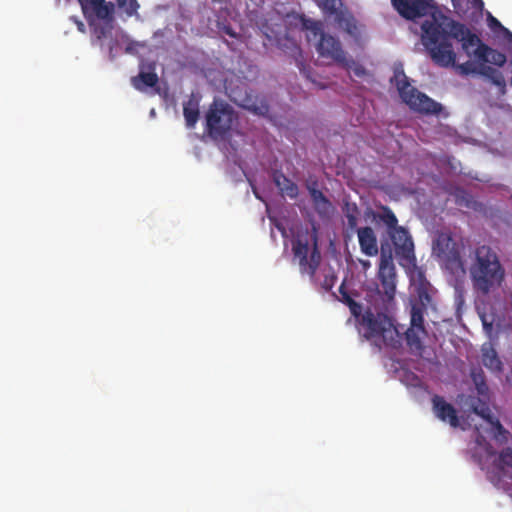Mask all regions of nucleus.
<instances>
[{
	"mask_svg": "<svg viewBox=\"0 0 512 512\" xmlns=\"http://www.w3.org/2000/svg\"><path fill=\"white\" fill-rule=\"evenodd\" d=\"M358 242L361 252L366 256H376L378 254L377 237L374 230L369 227L356 228Z\"/></svg>",
	"mask_w": 512,
	"mask_h": 512,
	"instance_id": "f3484780",
	"label": "nucleus"
},
{
	"mask_svg": "<svg viewBox=\"0 0 512 512\" xmlns=\"http://www.w3.org/2000/svg\"><path fill=\"white\" fill-rule=\"evenodd\" d=\"M317 52L321 57L329 58L342 66L349 65V60L340 41L332 35L322 34L317 44Z\"/></svg>",
	"mask_w": 512,
	"mask_h": 512,
	"instance_id": "6e6552de",
	"label": "nucleus"
},
{
	"mask_svg": "<svg viewBox=\"0 0 512 512\" xmlns=\"http://www.w3.org/2000/svg\"><path fill=\"white\" fill-rule=\"evenodd\" d=\"M342 212L347 220L345 231L348 236L355 233L358 228V219L360 216V210L355 202H352L349 197L343 199Z\"/></svg>",
	"mask_w": 512,
	"mask_h": 512,
	"instance_id": "6ab92c4d",
	"label": "nucleus"
},
{
	"mask_svg": "<svg viewBox=\"0 0 512 512\" xmlns=\"http://www.w3.org/2000/svg\"><path fill=\"white\" fill-rule=\"evenodd\" d=\"M421 331H418L417 328L409 327L405 332V339L407 346L409 347L411 353L415 355H422L424 350V346L420 339Z\"/></svg>",
	"mask_w": 512,
	"mask_h": 512,
	"instance_id": "393cba45",
	"label": "nucleus"
},
{
	"mask_svg": "<svg viewBox=\"0 0 512 512\" xmlns=\"http://www.w3.org/2000/svg\"><path fill=\"white\" fill-rule=\"evenodd\" d=\"M361 328L363 335L367 339L379 337L381 333L385 332V327L390 322L389 318L384 313L375 314L370 309L361 313L359 318H356Z\"/></svg>",
	"mask_w": 512,
	"mask_h": 512,
	"instance_id": "9d476101",
	"label": "nucleus"
},
{
	"mask_svg": "<svg viewBox=\"0 0 512 512\" xmlns=\"http://www.w3.org/2000/svg\"><path fill=\"white\" fill-rule=\"evenodd\" d=\"M206 128H233L238 114L228 102L215 97L204 114Z\"/></svg>",
	"mask_w": 512,
	"mask_h": 512,
	"instance_id": "39448f33",
	"label": "nucleus"
},
{
	"mask_svg": "<svg viewBox=\"0 0 512 512\" xmlns=\"http://www.w3.org/2000/svg\"><path fill=\"white\" fill-rule=\"evenodd\" d=\"M303 28L307 31V40H316L318 37L321 38L322 34H325L322 29V23L314 20H304Z\"/></svg>",
	"mask_w": 512,
	"mask_h": 512,
	"instance_id": "7c9ffc66",
	"label": "nucleus"
},
{
	"mask_svg": "<svg viewBox=\"0 0 512 512\" xmlns=\"http://www.w3.org/2000/svg\"><path fill=\"white\" fill-rule=\"evenodd\" d=\"M482 363L486 368H488L491 371H502V362L500 361L497 352L492 347L483 349Z\"/></svg>",
	"mask_w": 512,
	"mask_h": 512,
	"instance_id": "bb28decb",
	"label": "nucleus"
},
{
	"mask_svg": "<svg viewBox=\"0 0 512 512\" xmlns=\"http://www.w3.org/2000/svg\"><path fill=\"white\" fill-rule=\"evenodd\" d=\"M434 253L447 264L462 267L463 262L458 243L448 233H440L433 243Z\"/></svg>",
	"mask_w": 512,
	"mask_h": 512,
	"instance_id": "0eeeda50",
	"label": "nucleus"
},
{
	"mask_svg": "<svg viewBox=\"0 0 512 512\" xmlns=\"http://www.w3.org/2000/svg\"><path fill=\"white\" fill-rule=\"evenodd\" d=\"M241 107L258 116H265L269 113L267 101L264 98L260 100L253 99L251 95H246L242 100Z\"/></svg>",
	"mask_w": 512,
	"mask_h": 512,
	"instance_id": "4be33fe9",
	"label": "nucleus"
},
{
	"mask_svg": "<svg viewBox=\"0 0 512 512\" xmlns=\"http://www.w3.org/2000/svg\"><path fill=\"white\" fill-rule=\"evenodd\" d=\"M254 194H255L256 198H260L258 193L255 190H254Z\"/></svg>",
	"mask_w": 512,
	"mask_h": 512,
	"instance_id": "c03bdc74",
	"label": "nucleus"
},
{
	"mask_svg": "<svg viewBox=\"0 0 512 512\" xmlns=\"http://www.w3.org/2000/svg\"><path fill=\"white\" fill-rule=\"evenodd\" d=\"M424 310L423 305L413 304L411 308V321L410 327L417 328L423 335L426 334L424 327Z\"/></svg>",
	"mask_w": 512,
	"mask_h": 512,
	"instance_id": "c756f323",
	"label": "nucleus"
},
{
	"mask_svg": "<svg viewBox=\"0 0 512 512\" xmlns=\"http://www.w3.org/2000/svg\"><path fill=\"white\" fill-rule=\"evenodd\" d=\"M309 194L312 199L313 207L320 217H327L332 213V203L322 191L316 188H309Z\"/></svg>",
	"mask_w": 512,
	"mask_h": 512,
	"instance_id": "aec40b11",
	"label": "nucleus"
},
{
	"mask_svg": "<svg viewBox=\"0 0 512 512\" xmlns=\"http://www.w3.org/2000/svg\"><path fill=\"white\" fill-rule=\"evenodd\" d=\"M81 0H78V2L80 3Z\"/></svg>",
	"mask_w": 512,
	"mask_h": 512,
	"instance_id": "de8ad7c7",
	"label": "nucleus"
},
{
	"mask_svg": "<svg viewBox=\"0 0 512 512\" xmlns=\"http://www.w3.org/2000/svg\"><path fill=\"white\" fill-rule=\"evenodd\" d=\"M299 70L307 77L310 78L309 73L306 71L305 65L302 61L296 60Z\"/></svg>",
	"mask_w": 512,
	"mask_h": 512,
	"instance_id": "4c0bfd02",
	"label": "nucleus"
},
{
	"mask_svg": "<svg viewBox=\"0 0 512 512\" xmlns=\"http://www.w3.org/2000/svg\"><path fill=\"white\" fill-rule=\"evenodd\" d=\"M483 399L484 400L478 398L476 403H472V410L475 414L490 423L495 417L492 415L491 409L486 402L487 399Z\"/></svg>",
	"mask_w": 512,
	"mask_h": 512,
	"instance_id": "2f4dec72",
	"label": "nucleus"
},
{
	"mask_svg": "<svg viewBox=\"0 0 512 512\" xmlns=\"http://www.w3.org/2000/svg\"><path fill=\"white\" fill-rule=\"evenodd\" d=\"M482 323H483L484 328L487 331H490L492 329L493 323L492 322H488L487 319L484 316L482 317Z\"/></svg>",
	"mask_w": 512,
	"mask_h": 512,
	"instance_id": "58836bf2",
	"label": "nucleus"
},
{
	"mask_svg": "<svg viewBox=\"0 0 512 512\" xmlns=\"http://www.w3.org/2000/svg\"><path fill=\"white\" fill-rule=\"evenodd\" d=\"M295 49L300 53V49H299V47H297V46H296V47H295Z\"/></svg>",
	"mask_w": 512,
	"mask_h": 512,
	"instance_id": "49530a36",
	"label": "nucleus"
},
{
	"mask_svg": "<svg viewBox=\"0 0 512 512\" xmlns=\"http://www.w3.org/2000/svg\"><path fill=\"white\" fill-rule=\"evenodd\" d=\"M473 56L482 64L491 63L498 67H503L507 62V57L504 53L482 44L479 48H476L473 52Z\"/></svg>",
	"mask_w": 512,
	"mask_h": 512,
	"instance_id": "dca6fc26",
	"label": "nucleus"
},
{
	"mask_svg": "<svg viewBox=\"0 0 512 512\" xmlns=\"http://www.w3.org/2000/svg\"><path fill=\"white\" fill-rule=\"evenodd\" d=\"M490 25L492 27H500V28L503 27L502 24L496 18H494L493 16H490Z\"/></svg>",
	"mask_w": 512,
	"mask_h": 512,
	"instance_id": "ea45409f",
	"label": "nucleus"
},
{
	"mask_svg": "<svg viewBox=\"0 0 512 512\" xmlns=\"http://www.w3.org/2000/svg\"><path fill=\"white\" fill-rule=\"evenodd\" d=\"M201 98L199 93H191L188 99L183 102V116L188 128H193L200 118Z\"/></svg>",
	"mask_w": 512,
	"mask_h": 512,
	"instance_id": "a211bd4d",
	"label": "nucleus"
},
{
	"mask_svg": "<svg viewBox=\"0 0 512 512\" xmlns=\"http://www.w3.org/2000/svg\"><path fill=\"white\" fill-rule=\"evenodd\" d=\"M226 33H227L228 35H230L231 37H235V33L233 32V30H232L231 28H227V29H226Z\"/></svg>",
	"mask_w": 512,
	"mask_h": 512,
	"instance_id": "79ce46f5",
	"label": "nucleus"
},
{
	"mask_svg": "<svg viewBox=\"0 0 512 512\" xmlns=\"http://www.w3.org/2000/svg\"><path fill=\"white\" fill-rule=\"evenodd\" d=\"M292 251L295 258L299 260L301 273L308 274L309 276L313 277L320 264L321 258L317 244H314L309 257V245L307 241L303 242L300 239L293 241Z\"/></svg>",
	"mask_w": 512,
	"mask_h": 512,
	"instance_id": "423d86ee",
	"label": "nucleus"
},
{
	"mask_svg": "<svg viewBox=\"0 0 512 512\" xmlns=\"http://www.w3.org/2000/svg\"><path fill=\"white\" fill-rule=\"evenodd\" d=\"M476 261L470 269L475 290L487 295L492 289L501 285L504 279V269L497 254L486 245L475 250Z\"/></svg>",
	"mask_w": 512,
	"mask_h": 512,
	"instance_id": "f03ea898",
	"label": "nucleus"
},
{
	"mask_svg": "<svg viewBox=\"0 0 512 512\" xmlns=\"http://www.w3.org/2000/svg\"><path fill=\"white\" fill-rule=\"evenodd\" d=\"M489 424L492 426L494 439L501 444L506 443L509 431L503 427L497 418H494Z\"/></svg>",
	"mask_w": 512,
	"mask_h": 512,
	"instance_id": "72a5a7b5",
	"label": "nucleus"
},
{
	"mask_svg": "<svg viewBox=\"0 0 512 512\" xmlns=\"http://www.w3.org/2000/svg\"><path fill=\"white\" fill-rule=\"evenodd\" d=\"M104 34H105L104 29H101V30L98 32V38L100 39L102 36H104Z\"/></svg>",
	"mask_w": 512,
	"mask_h": 512,
	"instance_id": "37998d69",
	"label": "nucleus"
},
{
	"mask_svg": "<svg viewBox=\"0 0 512 512\" xmlns=\"http://www.w3.org/2000/svg\"><path fill=\"white\" fill-rule=\"evenodd\" d=\"M80 5L87 20L95 17L107 22L113 21L115 6L105 0H81Z\"/></svg>",
	"mask_w": 512,
	"mask_h": 512,
	"instance_id": "ddd939ff",
	"label": "nucleus"
},
{
	"mask_svg": "<svg viewBox=\"0 0 512 512\" xmlns=\"http://www.w3.org/2000/svg\"><path fill=\"white\" fill-rule=\"evenodd\" d=\"M495 465L500 471H504L505 468L512 467V449H503L500 452L498 459H496Z\"/></svg>",
	"mask_w": 512,
	"mask_h": 512,
	"instance_id": "c9c22d12",
	"label": "nucleus"
},
{
	"mask_svg": "<svg viewBox=\"0 0 512 512\" xmlns=\"http://www.w3.org/2000/svg\"><path fill=\"white\" fill-rule=\"evenodd\" d=\"M378 277L384 288L385 294L389 298H392L396 291V271L390 250L386 252L382 249Z\"/></svg>",
	"mask_w": 512,
	"mask_h": 512,
	"instance_id": "1a4fd4ad",
	"label": "nucleus"
},
{
	"mask_svg": "<svg viewBox=\"0 0 512 512\" xmlns=\"http://www.w3.org/2000/svg\"><path fill=\"white\" fill-rule=\"evenodd\" d=\"M458 69L461 74L469 75V74H479L484 78L488 79L494 86H496L501 93L506 92V81L503 76V73L496 68H493L488 65H480L479 69L473 67V64L470 61H467L458 66Z\"/></svg>",
	"mask_w": 512,
	"mask_h": 512,
	"instance_id": "f8f14e48",
	"label": "nucleus"
},
{
	"mask_svg": "<svg viewBox=\"0 0 512 512\" xmlns=\"http://www.w3.org/2000/svg\"><path fill=\"white\" fill-rule=\"evenodd\" d=\"M470 377L475 385L476 391L479 396L489 399V387L486 383V377L483 369L480 366H474L470 370Z\"/></svg>",
	"mask_w": 512,
	"mask_h": 512,
	"instance_id": "412c9836",
	"label": "nucleus"
},
{
	"mask_svg": "<svg viewBox=\"0 0 512 512\" xmlns=\"http://www.w3.org/2000/svg\"><path fill=\"white\" fill-rule=\"evenodd\" d=\"M386 346L397 349L401 346L402 335L391 322L385 327V332L381 333Z\"/></svg>",
	"mask_w": 512,
	"mask_h": 512,
	"instance_id": "a878e982",
	"label": "nucleus"
},
{
	"mask_svg": "<svg viewBox=\"0 0 512 512\" xmlns=\"http://www.w3.org/2000/svg\"><path fill=\"white\" fill-rule=\"evenodd\" d=\"M393 79L396 82L397 90L401 99L412 110L422 114L440 115L443 107L426 94L413 87L403 70H396Z\"/></svg>",
	"mask_w": 512,
	"mask_h": 512,
	"instance_id": "7ed1b4c3",
	"label": "nucleus"
},
{
	"mask_svg": "<svg viewBox=\"0 0 512 512\" xmlns=\"http://www.w3.org/2000/svg\"><path fill=\"white\" fill-rule=\"evenodd\" d=\"M446 27L449 28V32L434 16L425 20L421 25L422 42L431 59L438 66L449 67L455 65L456 53L453 50L450 38L461 42L462 49L468 56L473 55L472 47L479 48L484 44L477 34L461 22L450 19L446 23Z\"/></svg>",
	"mask_w": 512,
	"mask_h": 512,
	"instance_id": "f257e3e1",
	"label": "nucleus"
},
{
	"mask_svg": "<svg viewBox=\"0 0 512 512\" xmlns=\"http://www.w3.org/2000/svg\"><path fill=\"white\" fill-rule=\"evenodd\" d=\"M431 0H392L397 12L405 19L414 20L429 13Z\"/></svg>",
	"mask_w": 512,
	"mask_h": 512,
	"instance_id": "4468645a",
	"label": "nucleus"
},
{
	"mask_svg": "<svg viewBox=\"0 0 512 512\" xmlns=\"http://www.w3.org/2000/svg\"><path fill=\"white\" fill-rule=\"evenodd\" d=\"M275 185L280 189L282 193H285L290 198H295L298 195L297 185L287 178L283 173L276 172L273 175Z\"/></svg>",
	"mask_w": 512,
	"mask_h": 512,
	"instance_id": "b1692460",
	"label": "nucleus"
},
{
	"mask_svg": "<svg viewBox=\"0 0 512 512\" xmlns=\"http://www.w3.org/2000/svg\"><path fill=\"white\" fill-rule=\"evenodd\" d=\"M117 6L127 17L137 15L140 7L137 0H116Z\"/></svg>",
	"mask_w": 512,
	"mask_h": 512,
	"instance_id": "f704fd0d",
	"label": "nucleus"
},
{
	"mask_svg": "<svg viewBox=\"0 0 512 512\" xmlns=\"http://www.w3.org/2000/svg\"><path fill=\"white\" fill-rule=\"evenodd\" d=\"M476 1H477V2H479V3H480V5H483L482 0H476Z\"/></svg>",
	"mask_w": 512,
	"mask_h": 512,
	"instance_id": "a18cd8bd",
	"label": "nucleus"
},
{
	"mask_svg": "<svg viewBox=\"0 0 512 512\" xmlns=\"http://www.w3.org/2000/svg\"><path fill=\"white\" fill-rule=\"evenodd\" d=\"M333 286V278H331L330 280H328L327 278L325 279V282H324V287L326 290H330Z\"/></svg>",
	"mask_w": 512,
	"mask_h": 512,
	"instance_id": "a19ab883",
	"label": "nucleus"
},
{
	"mask_svg": "<svg viewBox=\"0 0 512 512\" xmlns=\"http://www.w3.org/2000/svg\"><path fill=\"white\" fill-rule=\"evenodd\" d=\"M158 76L154 72H141L132 79L133 85L137 90H144V87H154L158 83Z\"/></svg>",
	"mask_w": 512,
	"mask_h": 512,
	"instance_id": "c85d7f7f",
	"label": "nucleus"
},
{
	"mask_svg": "<svg viewBox=\"0 0 512 512\" xmlns=\"http://www.w3.org/2000/svg\"><path fill=\"white\" fill-rule=\"evenodd\" d=\"M234 130H205L202 138L204 140L211 139L216 142L218 145L221 141H226L232 136V132ZM238 134H240L241 130H235Z\"/></svg>",
	"mask_w": 512,
	"mask_h": 512,
	"instance_id": "473e14b6",
	"label": "nucleus"
},
{
	"mask_svg": "<svg viewBox=\"0 0 512 512\" xmlns=\"http://www.w3.org/2000/svg\"><path fill=\"white\" fill-rule=\"evenodd\" d=\"M417 296L420 301V303H417L418 305H423V307H426V305L431 302V296H430L425 284H420L418 286Z\"/></svg>",
	"mask_w": 512,
	"mask_h": 512,
	"instance_id": "e433bc0d",
	"label": "nucleus"
},
{
	"mask_svg": "<svg viewBox=\"0 0 512 512\" xmlns=\"http://www.w3.org/2000/svg\"><path fill=\"white\" fill-rule=\"evenodd\" d=\"M432 411L442 422L449 423L453 428L459 426V418L455 407L448 403L442 396L434 395L431 399Z\"/></svg>",
	"mask_w": 512,
	"mask_h": 512,
	"instance_id": "2eb2a0df",
	"label": "nucleus"
},
{
	"mask_svg": "<svg viewBox=\"0 0 512 512\" xmlns=\"http://www.w3.org/2000/svg\"><path fill=\"white\" fill-rule=\"evenodd\" d=\"M372 216L376 222H382L386 226L387 233L398 226V219L388 206H381L379 211L372 212Z\"/></svg>",
	"mask_w": 512,
	"mask_h": 512,
	"instance_id": "5701e85b",
	"label": "nucleus"
},
{
	"mask_svg": "<svg viewBox=\"0 0 512 512\" xmlns=\"http://www.w3.org/2000/svg\"><path fill=\"white\" fill-rule=\"evenodd\" d=\"M327 19L332 20L340 29L357 38L359 29L357 21L345 7L342 0H314Z\"/></svg>",
	"mask_w": 512,
	"mask_h": 512,
	"instance_id": "20e7f679",
	"label": "nucleus"
},
{
	"mask_svg": "<svg viewBox=\"0 0 512 512\" xmlns=\"http://www.w3.org/2000/svg\"><path fill=\"white\" fill-rule=\"evenodd\" d=\"M389 237L395 248V253L400 258L411 262L415 260L414 244L407 229L397 226L388 232Z\"/></svg>",
	"mask_w": 512,
	"mask_h": 512,
	"instance_id": "9b49d317",
	"label": "nucleus"
},
{
	"mask_svg": "<svg viewBox=\"0 0 512 512\" xmlns=\"http://www.w3.org/2000/svg\"><path fill=\"white\" fill-rule=\"evenodd\" d=\"M339 293H340V298L339 300L341 302H343L344 304H346L349 309H350V312L351 314L355 317V318H359L360 315H361V312H362V306L360 303L356 302L352 297L351 295L349 294V292L346 290V287H345V282H343L340 287H339Z\"/></svg>",
	"mask_w": 512,
	"mask_h": 512,
	"instance_id": "cd10ccee",
	"label": "nucleus"
}]
</instances>
